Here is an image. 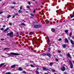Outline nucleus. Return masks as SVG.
Here are the masks:
<instances>
[{"mask_svg":"<svg viewBox=\"0 0 74 74\" xmlns=\"http://www.w3.org/2000/svg\"><path fill=\"white\" fill-rule=\"evenodd\" d=\"M7 36H10L11 37H12L14 36L13 32H11L7 34Z\"/></svg>","mask_w":74,"mask_h":74,"instance_id":"1","label":"nucleus"},{"mask_svg":"<svg viewBox=\"0 0 74 74\" xmlns=\"http://www.w3.org/2000/svg\"><path fill=\"white\" fill-rule=\"evenodd\" d=\"M41 25H36L34 26V27L36 28H39V27H41Z\"/></svg>","mask_w":74,"mask_h":74,"instance_id":"2","label":"nucleus"},{"mask_svg":"<svg viewBox=\"0 0 74 74\" xmlns=\"http://www.w3.org/2000/svg\"><path fill=\"white\" fill-rule=\"evenodd\" d=\"M10 54H11V55H15V56H18V55H20L19 54L15 53L13 52L11 53Z\"/></svg>","mask_w":74,"mask_h":74,"instance_id":"3","label":"nucleus"},{"mask_svg":"<svg viewBox=\"0 0 74 74\" xmlns=\"http://www.w3.org/2000/svg\"><path fill=\"white\" fill-rule=\"evenodd\" d=\"M20 10L18 11V12L19 13H21L22 14V6H21L20 7Z\"/></svg>","mask_w":74,"mask_h":74,"instance_id":"4","label":"nucleus"},{"mask_svg":"<svg viewBox=\"0 0 74 74\" xmlns=\"http://www.w3.org/2000/svg\"><path fill=\"white\" fill-rule=\"evenodd\" d=\"M61 70L62 71H65V70H66V68H65V67H64V66H63L61 69Z\"/></svg>","mask_w":74,"mask_h":74,"instance_id":"5","label":"nucleus"},{"mask_svg":"<svg viewBox=\"0 0 74 74\" xmlns=\"http://www.w3.org/2000/svg\"><path fill=\"white\" fill-rule=\"evenodd\" d=\"M70 41L71 44H72V45H74V41L72 40H71Z\"/></svg>","mask_w":74,"mask_h":74,"instance_id":"6","label":"nucleus"},{"mask_svg":"<svg viewBox=\"0 0 74 74\" xmlns=\"http://www.w3.org/2000/svg\"><path fill=\"white\" fill-rule=\"evenodd\" d=\"M65 41L66 43H68V44L69 43V40H68V39H67V38H66L65 39Z\"/></svg>","mask_w":74,"mask_h":74,"instance_id":"7","label":"nucleus"},{"mask_svg":"<svg viewBox=\"0 0 74 74\" xmlns=\"http://www.w3.org/2000/svg\"><path fill=\"white\" fill-rule=\"evenodd\" d=\"M43 69L44 71H45L46 70H49V69H48L45 67L43 68Z\"/></svg>","mask_w":74,"mask_h":74,"instance_id":"8","label":"nucleus"},{"mask_svg":"<svg viewBox=\"0 0 74 74\" xmlns=\"http://www.w3.org/2000/svg\"><path fill=\"white\" fill-rule=\"evenodd\" d=\"M15 66H16L15 64L11 66V68H14V67H15Z\"/></svg>","mask_w":74,"mask_h":74,"instance_id":"9","label":"nucleus"},{"mask_svg":"<svg viewBox=\"0 0 74 74\" xmlns=\"http://www.w3.org/2000/svg\"><path fill=\"white\" fill-rule=\"evenodd\" d=\"M66 55L69 58H71V56H70V54L69 53H68Z\"/></svg>","mask_w":74,"mask_h":74,"instance_id":"10","label":"nucleus"},{"mask_svg":"<svg viewBox=\"0 0 74 74\" xmlns=\"http://www.w3.org/2000/svg\"><path fill=\"white\" fill-rule=\"evenodd\" d=\"M8 29H9V28H7L4 31V32H7V31L8 30Z\"/></svg>","mask_w":74,"mask_h":74,"instance_id":"11","label":"nucleus"},{"mask_svg":"<svg viewBox=\"0 0 74 74\" xmlns=\"http://www.w3.org/2000/svg\"><path fill=\"white\" fill-rule=\"evenodd\" d=\"M5 64V63H1L0 65V67H2L3 65H4Z\"/></svg>","mask_w":74,"mask_h":74,"instance_id":"12","label":"nucleus"},{"mask_svg":"<svg viewBox=\"0 0 74 74\" xmlns=\"http://www.w3.org/2000/svg\"><path fill=\"white\" fill-rule=\"evenodd\" d=\"M47 55L48 56H49V57H51V54L49 53H47Z\"/></svg>","mask_w":74,"mask_h":74,"instance_id":"13","label":"nucleus"},{"mask_svg":"<svg viewBox=\"0 0 74 74\" xmlns=\"http://www.w3.org/2000/svg\"><path fill=\"white\" fill-rule=\"evenodd\" d=\"M69 62L70 64L71 65L73 64L72 63V62H71V60H69Z\"/></svg>","mask_w":74,"mask_h":74,"instance_id":"14","label":"nucleus"},{"mask_svg":"<svg viewBox=\"0 0 74 74\" xmlns=\"http://www.w3.org/2000/svg\"><path fill=\"white\" fill-rule=\"evenodd\" d=\"M19 70H20V71H22L23 70V69H22V68L21 67H20L18 69Z\"/></svg>","mask_w":74,"mask_h":74,"instance_id":"15","label":"nucleus"},{"mask_svg":"<svg viewBox=\"0 0 74 74\" xmlns=\"http://www.w3.org/2000/svg\"><path fill=\"white\" fill-rule=\"evenodd\" d=\"M22 73H24V74H26V72L25 71H23L22 72Z\"/></svg>","mask_w":74,"mask_h":74,"instance_id":"16","label":"nucleus"},{"mask_svg":"<svg viewBox=\"0 0 74 74\" xmlns=\"http://www.w3.org/2000/svg\"><path fill=\"white\" fill-rule=\"evenodd\" d=\"M71 35H72V33L71 32L69 33V37H71Z\"/></svg>","mask_w":74,"mask_h":74,"instance_id":"17","label":"nucleus"},{"mask_svg":"<svg viewBox=\"0 0 74 74\" xmlns=\"http://www.w3.org/2000/svg\"><path fill=\"white\" fill-rule=\"evenodd\" d=\"M51 31L53 32H55V29H51Z\"/></svg>","mask_w":74,"mask_h":74,"instance_id":"18","label":"nucleus"},{"mask_svg":"<svg viewBox=\"0 0 74 74\" xmlns=\"http://www.w3.org/2000/svg\"><path fill=\"white\" fill-rule=\"evenodd\" d=\"M70 67H71V69H72V68H73V64H72L71 65Z\"/></svg>","mask_w":74,"mask_h":74,"instance_id":"19","label":"nucleus"},{"mask_svg":"<svg viewBox=\"0 0 74 74\" xmlns=\"http://www.w3.org/2000/svg\"><path fill=\"white\" fill-rule=\"evenodd\" d=\"M21 25H22V26H25V25L24 23H22L21 24Z\"/></svg>","mask_w":74,"mask_h":74,"instance_id":"20","label":"nucleus"},{"mask_svg":"<svg viewBox=\"0 0 74 74\" xmlns=\"http://www.w3.org/2000/svg\"><path fill=\"white\" fill-rule=\"evenodd\" d=\"M53 64V62H50L49 64L50 65V66H52V64Z\"/></svg>","mask_w":74,"mask_h":74,"instance_id":"21","label":"nucleus"},{"mask_svg":"<svg viewBox=\"0 0 74 74\" xmlns=\"http://www.w3.org/2000/svg\"><path fill=\"white\" fill-rule=\"evenodd\" d=\"M30 66L32 67H35V66H33V65H31Z\"/></svg>","mask_w":74,"mask_h":74,"instance_id":"22","label":"nucleus"},{"mask_svg":"<svg viewBox=\"0 0 74 74\" xmlns=\"http://www.w3.org/2000/svg\"><path fill=\"white\" fill-rule=\"evenodd\" d=\"M30 15L31 16H34V15L32 13H30Z\"/></svg>","mask_w":74,"mask_h":74,"instance_id":"23","label":"nucleus"},{"mask_svg":"<svg viewBox=\"0 0 74 74\" xmlns=\"http://www.w3.org/2000/svg\"><path fill=\"white\" fill-rule=\"evenodd\" d=\"M63 47L66 48V45H63Z\"/></svg>","mask_w":74,"mask_h":74,"instance_id":"24","label":"nucleus"},{"mask_svg":"<svg viewBox=\"0 0 74 74\" xmlns=\"http://www.w3.org/2000/svg\"><path fill=\"white\" fill-rule=\"evenodd\" d=\"M11 73L10 72H7L6 73V74H11Z\"/></svg>","mask_w":74,"mask_h":74,"instance_id":"25","label":"nucleus"},{"mask_svg":"<svg viewBox=\"0 0 74 74\" xmlns=\"http://www.w3.org/2000/svg\"><path fill=\"white\" fill-rule=\"evenodd\" d=\"M32 33H33V32H30L29 33V35H32Z\"/></svg>","mask_w":74,"mask_h":74,"instance_id":"26","label":"nucleus"},{"mask_svg":"<svg viewBox=\"0 0 74 74\" xmlns=\"http://www.w3.org/2000/svg\"><path fill=\"white\" fill-rule=\"evenodd\" d=\"M11 15H8V18H9L10 17H11Z\"/></svg>","mask_w":74,"mask_h":74,"instance_id":"27","label":"nucleus"},{"mask_svg":"<svg viewBox=\"0 0 74 74\" xmlns=\"http://www.w3.org/2000/svg\"><path fill=\"white\" fill-rule=\"evenodd\" d=\"M26 7L27 8H29V9L30 8V7L29 6H27Z\"/></svg>","mask_w":74,"mask_h":74,"instance_id":"28","label":"nucleus"},{"mask_svg":"<svg viewBox=\"0 0 74 74\" xmlns=\"http://www.w3.org/2000/svg\"><path fill=\"white\" fill-rule=\"evenodd\" d=\"M51 70L53 72H55V70L54 69H52Z\"/></svg>","mask_w":74,"mask_h":74,"instance_id":"29","label":"nucleus"},{"mask_svg":"<svg viewBox=\"0 0 74 74\" xmlns=\"http://www.w3.org/2000/svg\"><path fill=\"white\" fill-rule=\"evenodd\" d=\"M65 32L66 33H67V32H68V30H65Z\"/></svg>","mask_w":74,"mask_h":74,"instance_id":"30","label":"nucleus"},{"mask_svg":"<svg viewBox=\"0 0 74 74\" xmlns=\"http://www.w3.org/2000/svg\"><path fill=\"white\" fill-rule=\"evenodd\" d=\"M56 62H58V58H56Z\"/></svg>","mask_w":74,"mask_h":74,"instance_id":"31","label":"nucleus"},{"mask_svg":"<svg viewBox=\"0 0 74 74\" xmlns=\"http://www.w3.org/2000/svg\"><path fill=\"white\" fill-rule=\"evenodd\" d=\"M3 11L0 12V14H3Z\"/></svg>","mask_w":74,"mask_h":74,"instance_id":"32","label":"nucleus"},{"mask_svg":"<svg viewBox=\"0 0 74 74\" xmlns=\"http://www.w3.org/2000/svg\"><path fill=\"white\" fill-rule=\"evenodd\" d=\"M9 48H5L4 49V50H7V49H9Z\"/></svg>","mask_w":74,"mask_h":74,"instance_id":"33","label":"nucleus"},{"mask_svg":"<svg viewBox=\"0 0 74 74\" xmlns=\"http://www.w3.org/2000/svg\"><path fill=\"white\" fill-rule=\"evenodd\" d=\"M59 56H60V57H62V55L61 54H59Z\"/></svg>","mask_w":74,"mask_h":74,"instance_id":"34","label":"nucleus"},{"mask_svg":"<svg viewBox=\"0 0 74 74\" xmlns=\"http://www.w3.org/2000/svg\"><path fill=\"white\" fill-rule=\"evenodd\" d=\"M12 3L13 4H16V3L15 2Z\"/></svg>","mask_w":74,"mask_h":74,"instance_id":"35","label":"nucleus"},{"mask_svg":"<svg viewBox=\"0 0 74 74\" xmlns=\"http://www.w3.org/2000/svg\"><path fill=\"white\" fill-rule=\"evenodd\" d=\"M51 51V49L49 48V50L48 51L49 52V51Z\"/></svg>","mask_w":74,"mask_h":74,"instance_id":"36","label":"nucleus"},{"mask_svg":"<svg viewBox=\"0 0 74 74\" xmlns=\"http://www.w3.org/2000/svg\"><path fill=\"white\" fill-rule=\"evenodd\" d=\"M1 30H4V28H2L1 29Z\"/></svg>","mask_w":74,"mask_h":74,"instance_id":"37","label":"nucleus"},{"mask_svg":"<svg viewBox=\"0 0 74 74\" xmlns=\"http://www.w3.org/2000/svg\"><path fill=\"white\" fill-rule=\"evenodd\" d=\"M68 39H69V40H70H70H71V39H70V37H68Z\"/></svg>","mask_w":74,"mask_h":74,"instance_id":"38","label":"nucleus"},{"mask_svg":"<svg viewBox=\"0 0 74 74\" xmlns=\"http://www.w3.org/2000/svg\"><path fill=\"white\" fill-rule=\"evenodd\" d=\"M9 25H12V23H9Z\"/></svg>","mask_w":74,"mask_h":74,"instance_id":"39","label":"nucleus"},{"mask_svg":"<svg viewBox=\"0 0 74 74\" xmlns=\"http://www.w3.org/2000/svg\"><path fill=\"white\" fill-rule=\"evenodd\" d=\"M28 4H29V5H30V4H31V3H30V2H29Z\"/></svg>","mask_w":74,"mask_h":74,"instance_id":"40","label":"nucleus"},{"mask_svg":"<svg viewBox=\"0 0 74 74\" xmlns=\"http://www.w3.org/2000/svg\"><path fill=\"white\" fill-rule=\"evenodd\" d=\"M59 41H62V39H61V38H60L59 39Z\"/></svg>","mask_w":74,"mask_h":74,"instance_id":"41","label":"nucleus"},{"mask_svg":"<svg viewBox=\"0 0 74 74\" xmlns=\"http://www.w3.org/2000/svg\"><path fill=\"white\" fill-rule=\"evenodd\" d=\"M64 74H69L68 73H67L66 72H64Z\"/></svg>","mask_w":74,"mask_h":74,"instance_id":"42","label":"nucleus"},{"mask_svg":"<svg viewBox=\"0 0 74 74\" xmlns=\"http://www.w3.org/2000/svg\"><path fill=\"white\" fill-rule=\"evenodd\" d=\"M11 8H14V7L12 6V7H11Z\"/></svg>","mask_w":74,"mask_h":74,"instance_id":"43","label":"nucleus"},{"mask_svg":"<svg viewBox=\"0 0 74 74\" xmlns=\"http://www.w3.org/2000/svg\"><path fill=\"white\" fill-rule=\"evenodd\" d=\"M7 55H10V53H6Z\"/></svg>","mask_w":74,"mask_h":74,"instance_id":"44","label":"nucleus"},{"mask_svg":"<svg viewBox=\"0 0 74 74\" xmlns=\"http://www.w3.org/2000/svg\"><path fill=\"white\" fill-rule=\"evenodd\" d=\"M72 39H74V36H72Z\"/></svg>","mask_w":74,"mask_h":74,"instance_id":"45","label":"nucleus"},{"mask_svg":"<svg viewBox=\"0 0 74 74\" xmlns=\"http://www.w3.org/2000/svg\"><path fill=\"white\" fill-rule=\"evenodd\" d=\"M58 52H59V53H60V52H61V51H60L59 50L58 51Z\"/></svg>","mask_w":74,"mask_h":74,"instance_id":"46","label":"nucleus"},{"mask_svg":"<svg viewBox=\"0 0 74 74\" xmlns=\"http://www.w3.org/2000/svg\"><path fill=\"white\" fill-rule=\"evenodd\" d=\"M1 40H4V39H1Z\"/></svg>","mask_w":74,"mask_h":74,"instance_id":"47","label":"nucleus"},{"mask_svg":"<svg viewBox=\"0 0 74 74\" xmlns=\"http://www.w3.org/2000/svg\"><path fill=\"white\" fill-rule=\"evenodd\" d=\"M34 13H35L36 12V10H34Z\"/></svg>","mask_w":74,"mask_h":74,"instance_id":"48","label":"nucleus"},{"mask_svg":"<svg viewBox=\"0 0 74 74\" xmlns=\"http://www.w3.org/2000/svg\"><path fill=\"white\" fill-rule=\"evenodd\" d=\"M15 16V15H14L13 16V18H14Z\"/></svg>","mask_w":74,"mask_h":74,"instance_id":"49","label":"nucleus"},{"mask_svg":"<svg viewBox=\"0 0 74 74\" xmlns=\"http://www.w3.org/2000/svg\"><path fill=\"white\" fill-rule=\"evenodd\" d=\"M3 27H5V25H4L3 26Z\"/></svg>","mask_w":74,"mask_h":74,"instance_id":"50","label":"nucleus"},{"mask_svg":"<svg viewBox=\"0 0 74 74\" xmlns=\"http://www.w3.org/2000/svg\"><path fill=\"white\" fill-rule=\"evenodd\" d=\"M1 56V57H4V56Z\"/></svg>","mask_w":74,"mask_h":74,"instance_id":"51","label":"nucleus"},{"mask_svg":"<svg viewBox=\"0 0 74 74\" xmlns=\"http://www.w3.org/2000/svg\"><path fill=\"white\" fill-rule=\"evenodd\" d=\"M45 74H48V73H45Z\"/></svg>","mask_w":74,"mask_h":74,"instance_id":"52","label":"nucleus"},{"mask_svg":"<svg viewBox=\"0 0 74 74\" xmlns=\"http://www.w3.org/2000/svg\"><path fill=\"white\" fill-rule=\"evenodd\" d=\"M18 13H16V15H18Z\"/></svg>","mask_w":74,"mask_h":74,"instance_id":"53","label":"nucleus"},{"mask_svg":"<svg viewBox=\"0 0 74 74\" xmlns=\"http://www.w3.org/2000/svg\"><path fill=\"white\" fill-rule=\"evenodd\" d=\"M26 13H28V11H26Z\"/></svg>","mask_w":74,"mask_h":74,"instance_id":"54","label":"nucleus"},{"mask_svg":"<svg viewBox=\"0 0 74 74\" xmlns=\"http://www.w3.org/2000/svg\"><path fill=\"white\" fill-rule=\"evenodd\" d=\"M42 55H45V54L43 53V54H42Z\"/></svg>","mask_w":74,"mask_h":74,"instance_id":"55","label":"nucleus"},{"mask_svg":"<svg viewBox=\"0 0 74 74\" xmlns=\"http://www.w3.org/2000/svg\"><path fill=\"white\" fill-rule=\"evenodd\" d=\"M33 1H35V0H32Z\"/></svg>","mask_w":74,"mask_h":74,"instance_id":"56","label":"nucleus"},{"mask_svg":"<svg viewBox=\"0 0 74 74\" xmlns=\"http://www.w3.org/2000/svg\"><path fill=\"white\" fill-rule=\"evenodd\" d=\"M48 40L49 41V38H48Z\"/></svg>","mask_w":74,"mask_h":74,"instance_id":"57","label":"nucleus"},{"mask_svg":"<svg viewBox=\"0 0 74 74\" xmlns=\"http://www.w3.org/2000/svg\"><path fill=\"white\" fill-rule=\"evenodd\" d=\"M4 5V3L2 5Z\"/></svg>","mask_w":74,"mask_h":74,"instance_id":"58","label":"nucleus"},{"mask_svg":"<svg viewBox=\"0 0 74 74\" xmlns=\"http://www.w3.org/2000/svg\"><path fill=\"white\" fill-rule=\"evenodd\" d=\"M72 20H74V18H73V19H72Z\"/></svg>","mask_w":74,"mask_h":74,"instance_id":"59","label":"nucleus"},{"mask_svg":"<svg viewBox=\"0 0 74 74\" xmlns=\"http://www.w3.org/2000/svg\"><path fill=\"white\" fill-rule=\"evenodd\" d=\"M50 44V45H51V43L49 44Z\"/></svg>","mask_w":74,"mask_h":74,"instance_id":"60","label":"nucleus"},{"mask_svg":"<svg viewBox=\"0 0 74 74\" xmlns=\"http://www.w3.org/2000/svg\"><path fill=\"white\" fill-rule=\"evenodd\" d=\"M24 20H23V21H24Z\"/></svg>","mask_w":74,"mask_h":74,"instance_id":"61","label":"nucleus"},{"mask_svg":"<svg viewBox=\"0 0 74 74\" xmlns=\"http://www.w3.org/2000/svg\"><path fill=\"white\" fill-rule=\"evenodd\" d=\"M1 0H0V1H1Z\"/></svg>","mask_w":74,"mask_h":74,"instance_id":"62","label":"nucleus"},{"mask_svg":"<svg viewBox=\"0 0 74 74\" xmlns=\"http://www.w3.org/2000/svg\"><path fill=\"white\" fill-rule=\"evenodd\" d=\"M32 63H33V62L32 61Z\"/></svg>","mask_w":74,"mask_h":74,"instance_id":"63","label":"nucleus"},{"mask_svg":"<svg viewBox=\"0 0 74 74\" xmlns=\"http://www.w3.org/2000/svg\"><path fill=\"white\" fill-rule=\"evenodd\" d=\"M0 51H1V49H0Z\"/></svg>","mask_w":74,"mask_h":74,"instance_id":"64","label":"nucleus"}]
</instances>
